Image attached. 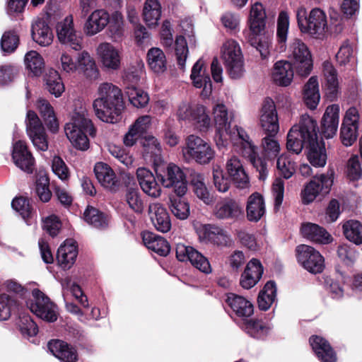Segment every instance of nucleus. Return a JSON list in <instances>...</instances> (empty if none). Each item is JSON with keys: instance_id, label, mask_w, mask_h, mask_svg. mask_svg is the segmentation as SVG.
I'll list each match as a JSON object with an SVG mask.
<instances>
[{"instance_id": "1", "label": "nucleus", "mask_w": 362, "mask_h": 362, "mask_svg": "<svg viewBox=\"0 0 362 362\" xmlns=\"http://www.w3.org/2000/svg\"><path fill=\"white\" fill-rule=\"evenodd\" d=\"M93 107L100 120L110 124L118 122L125 107L122 90L112 83H100L97 89V97L93 102Z\"/></svg>"}, {"instance_id": "2", "label": "nucleus", "mask_w": 362, "mask_h": 362, "mask_svg": "<svg viewBox=\"0 0 362 362\" xmlns=\"http://www.w3.org/2000/svg\"><path fill=\"white\" fill-rule=\"evenodd\" d=\"M259 124L265 136L262 139V146L267 159L269 160L272 151V99L267 98L263 102L259 115ZM243 156L247 158L259 173V179L264 180L267 175L266 158L257 155L256 147L251 141L241 144Z\"/></svg>"}, {"instance_id": "3", "label": "nucleus", "mask_w": 362, "mask_h": 362, "mask_svg": "<svg viewBox=\"0 0 362 362\" xmlns=\"http://www.w3.org/2000/svg\"><path fill=\"white\" fill-rule=\"evenodd\" d=\"M317 122L308 115H302L299 124L292 127L288 133L287 149L299 154L304 147L308 148L317 139Z\"/></svg>"}, {"instance_id": "4", "label": "nucleus", "mask_w": 362, "mask_h": 362, "mask_svg": "<svg viewBox=\"0 0 362 362\" xmlns=\"http://www.w3.org/2000/svg\"><path fill=\"white\" fill-rule=\"evenodd\" d=\"M64 132L74 148L86 151L90 146L86 133L94 136L95 129L91 120L86 117L85 110L81 109L80 112H74L71 121L64 127Z\"/></svg>"}, {"instance_id": "5", "label": "nucleus", "mask_w": 362, "mask_h": 362, "mask_svg": "<svg viewBox=\"0 0 362 362\" xmlns=\"http://www.w3.org/2000/svg\"><path fill=\"white\" fill-rule=\"evenodd\" d=\"M182 152L185 160L194 161L200 165L209 164L214 159L216 155L209 143L194 134L186 138Z\"/></svg>"}, {"instance_id": "6", "label": "nucleus", "mask_w": 362, "mask_h": 362, "mask_svg": "<svg viewBox=\"0 0 362 362\" xmlns=\"http://www.w3.org/2000/svg\"><path fill=\"white\" fill-rule=\"evenodd\" d=\"M297 21L301 32L308 33L315 38H322L327 30L326 14L320 8L312 9L308 17L305 8L298 10Z\"/></svg>"}, {"instance_id": "7", "label": "nucleus", "mask_w": 362, "mask_h": 362, "mask_svg": "<svg viewBox=\"0 0 362 362\" xmlns=\"http://www.w3.org/2000/svg\"><path fill=\"white\" fill-rule=\"evenodd\" d=\"M221 57L226 71L233 79L240 78L245 74L243 55L239 44L234 40H226L221 47Z\"/></svg>"}, {"instance_id": "8", "label": "nucleus", "mask_w": 362, "mask_h": 362, "mask_svg": "<svg viewBox=\"0 0 362 362\" xmlns=\"http://www.w3.org/2000/svg\"><path fill=\"white\" fill-rule=\"evenodd\" d=\"M156 175L162 185L166 188L173 187L179 197L187 192L186 176L178 165L169 163L165 169L156 171Z\"/></svg>"}, {"instance_id": "9", "label": "nucleus", "mask_w": 362, "mask_h": 362, "mask_svg": "<svg viewBox=\"0 0 362 362\" xmlns=\"http://www.w3.org/2000/svg\"><path fill=\"white\" fill-rule=\"evenodd\" d=\"M33 299L27 301V306L37 317L53 322L57 320L56 305L40 290L35 288L32 291Z\"/></svg>"}, {"instance_id": "10", "label": "nucleus", "mask_w": 362, "mask_h": 362, "mask_svg": "<svg viewBox=\"0 0 362 362\" xmlns=\"http://www.w3.org/2000/svg\"><path fill=\"white\" fill-rule=\"evenodd\" d=\"M180 26L181 28L182 35L177 36L175 39V53L178 66L180 69L184 70L189 53L187 39L189 40L191 46H195V39L194 35V27L190 19L181 21Z\"/></svg>"}, {"instance_id": "11", "label": "nucleus", "mask_w": 362, "mask_h": 362, "mask_svg": "<svg viewBox=\"0 0 362 362\" xmlns=\"http://www.w3.org/2000/svg\"><path fill=\"white\" fill-rule=\"evenodd\" d=\"M293 66L298 74L307 76L310 74L313 62L310 52L305 44L300 39H293L289 46Z\"/></svg>"}, {"instance_id": "12", "label": "nucleus", "mask_w": 362, "mask_h": 362, "mask_svg": "<svg viewBox=\"0 0 362 362\" xmlns=\"http://www.w3.org/2000/svg\"><path fill=\"white\" fill-rule=\"evenodd\" d=\"M298 262L311 274H320L325 268V259L314 247L307 245H298L296 249Z\"/></svg>"}, {"instance_id": "13", "label": "nucleus", "mask_w": 362, "mask_h": 362, "mask_svg": "<svg viewBox=\"0 0 362 362\" xmlns=\"http://www.w3.org/2000/svg\"><path fill=\"white\" fill-rule=\"evenodd\" d=\"M333 170H329L326 174L315 177L314 180L308 183L302 191L301 197L303 204H308L313 202L320 193H329L333 185Z\"/></svg>"}, {"instance_id": "14", "label": "nucleus", "mask_w": 362, "mask_h": 362, "mask_svg": "<svg viewBox=\"0 0 362 362\" xmlns=\"http://www.w3.org/2000/svg\"><path fill=\"white\" fill-rule=\"evenodd\" d=\"M26 132L34 146L45 151L48 148L47 136L42 123L33 110H28L25 119Z\"/></svg>"}, {"instance_id": "15", "label": "nucleus", "mask_w": 362, "mask_h": 362, "mask_svg": "<svg viewBox=\"0 0 362 362\" xmlns=\"http://www.w3.org/2000/svg\"><path fill=\"white\" fill-rule=\"evenodd\" d=\"M213 116L216 127L214 139L216 146L221 148L227 145L228 139L230 136V132H229L230 123L226 105L222 103L215 105L213 107Z\"/></svg>"}, {"instance_id": "16", "label": "nucleus", "mask_w": 362, "mask_h": 362, "mask_svg": "<svg viewBox=\"0 0 362 362\" xmlns=\"http://www.w3.org/2000/svg\"><path fill=\"white\" fill-rule=\"evenodd\" d=\"M176 257L180 262L189 261L199 271L205 274L211 272V264L206 257L191 246L177 243L175 248Z\"/></svg>"}, {"instance_id": "17", "label": "nucleus", "mask_w": 362, "mask_h": 362, "mask_svg": "<svg viewBox=\"0 0 362 362\" xmlns=\"http://www.w3.org/2000/svg\"><path fill=\"white\" fill-rule=\"evenodd\" d=\"M56 29L58 40L61 43L69 45L74 50L82 48V38L76 35L71 15L67 16L62 21L59 22Z\"/></svg>"}, {"instance_id": "18", "label": "nucleus", "mask_w": 362, "mask_h": 362, "mask_svg": "<svg viewBox=\"0 0 362 362\" xmlns=\"http://www.w3.org/2000/svg\"><path fill=\"white\" fill-rule=\"evenodd\" d=\"M190 79L197 88H202V96L209 98L212 92V83L206 71V66L202 59H199L192 68Z\"/></svg>"}, {"instance_id": "19", "label": "nucleus", "mask_w": 362, "mask_h": 362, "mask_svg": "<svg viewBox=\"0 0 362 362\" xmlns=\"http://www.w3.org/2000/svg\"><path fill=\"white\" fill-rule=\"evenodd\" d=\"M213 214L219 220L235 221L243 216V210L236 200L231 198H226L215 205Z\"/></svg>"}, {"instance_id": "20", "label": "nucleus", "mask_w": 362, "mask_h": 362, "mask_svg": "<svg viewBox=\"0 0 362 362\" xmlns=\"http://www.w3.org/2000/svg\"><path fill=\"white\" fill-rule=\"evenodd\" d=\"M199 236L204 241L218 247H230L233 244L232 238L228 233L223 228L216 225H204Z\"/></svg>"}, {"instance_id": "21", "label": "nucleus", "mask_w": 362, "mask_h": 362, "mask_svg": "<svg viewBox=\"0 0 362 362\" xmlns=\"http://www.w3.org/2000/svg\"><path fill=\"white\" fill-rule=\"evenodd\" d=\"M263 272L264 267L261 262L256 258L251 259L240 275V286L245 289L252 288L259 281Z\"/></svg>"}, {"instance_id": "22", "label": "nucleus", "mask_w": 362, "mask_h": 362, "mask_svg": "<svg viewBox=\"0 0 362 362\" xmlns=\"http://www.w3.org/2000/svg\"><path fill=\"white\" fill-rule=\"evenodd\" d=\"M12 158L17 167L32 173L35 168V159L23 141H16L13 146Z\"/></svg>"}, {"instance_id": "23", "label": "nucleus", "mask_w": 362, "mask_h": 362, "mask_svg": "<svg viewBox=\"0 0 362 362\" xmlns=\"http://www.w3.org/2000/svg\"><path fill=\"white\" fill-rule=\"evenodd\" d=\"M264 29L260 27L253 29L252 24H249V29L243 31V35L246 42L259 52L262 58L267 59L270 55V41L266 37L259 38Z\"/></svg>"}, {"instance_id": "24", "label": "nucleus", "mask_w": 362, "mask_h": 362, "mask_svg": "<svg viewBox=\"0 0 362 362\" xmlns=\"http://www.w3.org/2000/svg\"><path fill=\"white\" fill-rule=\"evenodd\" d=\"M339 105H329L322 117L321 131L326 139L332 138L337 133L339 122Z\"/></svg>"}, {"instance_id": "25", "label": "nucleus", "mask_w": 362, "mask_h": 362, "mask_svg": "<svg viewBox=\"0 0 362 362\" xmlns=\"http://www.w3.org/2000/svg\"><path fill=\"white\" fill-rule=\"evenodd\" d=\"M97 54L102 64L107 69L117 70L120 66L121 55L111 43L102 42L97 48Z\"/></svg>"}, {"instance_id": "26", "label": "nucleus", "mask_w": 362, "mask_h": 362, "mask_svg": "<svg viewBox=\"0 0 362 362\" xmlns=\"http://www.w3.org/2000/svg\"><path fill=\"white\" fill-rule=\"evenodd\" d=\"M110 15L104 9H97L91 13L85 22L83 31L88 36L101 32L109 23Z\"/></svg>"}, {"instance_id": "27", "label": "nucleus", "mask_w": 362, "mask_h": 362, "mask_svg": "<svg viewBox=\"0 0 362 362\" xmlns=\"http://www.w3.org/2000/svg\"><path fill=\"white\" fill-rule=\"evenodd\" d=\"M136 176L139 184L146 194L153 198L160 196L161 188L151 171L146 168H139Z\"/></svg>"}, {"instance_id": "28", "label": "nucleus", "mask_w": 362, "mask_h": 362, "mask_svg": "<svg viewBox=\"0 0 362 362\" xmlns=\"http://www.w3.org/2000/svg\"><path fill=\"white\" fill-rule=\"evenodd\" d=\"M226 168L229 176L238 188L246 189L249 187V177L237 156H231L227 160Z\"/></svg>"}, {"instance_id": "29", "label": "nucleus", "mask_w": 362, "mask_h": 362, "mask_svg": "<svg viewBox=\"0 0 362 362\" xmlns=\"http://www.w3.org/2000/svg\"><path fill=\"white\" fill-rule=\"evenodd\" d=\"M151 222L155 228L161 232L167 233L171 228L170 216L166 209L160 203H153L148 207Z\"/></svg>"}, {"instance_id": "30", "label": "nucleus", "mask_w": 362, "mask_h": 362, "mask_svg": "<svg viewBox=\"0 0 362 362\" xmlns=\"http://www.w3.org/2000/svg\"><path fill=\"white\" fill-rule=\"evenodd\" d=\"M31 36L33 40L40 46L49 45L54 38L51 28L46 20L37 18L31 25Z\"/></svg>"}, {"instance_id": "31", "label": "nucleus", "mask_w": 362, "mask_h": 362, "mask_svg": "<svg viewBox=\"0 0 362 362\" xmlns=\"http://www.w3.org/2000/svg\"><path fill=\"white\" fill-rule=\"evenodd\" d=\"M48 349L52 354L62 362H76L78 352L76 349L66 341L53 339L49 341Z\"/></svg>"}, {"instance_id": "32", "label": "nucleus", "mask_w": 362, "mask_h": 362, "mask_svg": "<svg viewBox=\"0 0 362 362\" xmlns=\"http://www.w3.org/2000/svg\"><path fill=\"white\" fill-rule=\"evenodd\" d=\"M309 341L321 362H337L336 353L325 339L320 336H312Z\"/></svg>"}, {"instance_id": "33", "label": "nucleus", "mask_w": 362, "mask_h": 362, "mask_svg": "<svg viewBox=\"0 0 362 362\" xmlns=\"http://www.w3.org/2000/svg\"><path fill=\"white\" fill-rule=\"evenodd\" d=\"M77 255L76 242L73 240H66L57 250V260L62 269H69L74 264Z\"/></svg>"}, {"instance_id": "34", "label": "nucleus", "mask_w": 362, "mask_h": 362, "mask_svg": "<svg viewBox=\"0 0 362 362\" xmlns=\"http://www.w3.org/2000/svg\"><path fill=\"white\" fill-rule=\"evenodd\" d=\"M190 185L194 194L205 204L210 205L214 202V197L205 183V177L202 173H192L190 174Z\"/></svg>"}, {"instance_id": "35", "label": "nucleus", "mask_w": 362, "mask_h": 362, "mask_svg": "<svg viewBox=\"0 0 362 362\" xmlns=\"http://www.w3.org/2000/svg\"><path fill=\"white\" fill-rule=\"evenodd\" d=\"M323 75L325 81L326 96L334 101L337 97L339 92V82L337 72L332 63L325 61L322 64Z\"/></svg>"}, {"instance_id": "36", "label": "nucleus", "mask_w": 362, "mask_h": 362, "mask_svg": "<svg viewBox=\"0 0 362 362\" xmlns=\"http://www.w3.org/2000/svg\"><path fill=\"white\" fill-rule=\"evenodd\" d=\"M142 240L145 246L157 253L160 256H167L170 247L168 241L163 237L150 231H144L142 233Z\"/></svg>"}, {"instance_id": "37", "label": "nucleus", "mask_w": 362, "mask_h": 362, "mask_svg": "<svg viewBox=\"0 0 362 362\" xmlns=\"http://www.w3.org/2000/svg\"><path fill=\"white\" fill-rule=\"evenodd\" d=\"M265 204L262 195L252 193L247 199L246 206L247 218L250 221L257 222L265 214Z\"/></svg>"}, {"instance_id": "38", "label": "nucleus", "mask_w": 362, "mask_h": 362, "mask_svg": "<svg viewBox=\"0 0 362 362\" xmlns=\"http://www.w3.org/2000/svg\"><path fill=\"white\" fill-rule=\"evenodd\" d=\"M226 303L236 315L240 317H248L253 314L252 303L243 296L230 293Z\"/></svg>"}, {"instance_id": "39", "label": "nucleus", "mask_w": 362, "mask_h": 362, "mask_svg": "<svg viewBox=\"0 0 362 362\" xmlns=\"http://www.w3.org/2000/svg\"><path fill=\"white\" fill-rule=\"evenodd\" d=\"M293 64L288 61H279L273 67V81L281 86H288L293 78Z\"/></svg>"}, {"instance_id": "40", "label": "nucleus", "mask_w": 362, "mask_h": 362, "mask_svg": "<svg viewBox=\"0 0 362 362\" xmlns=\"http://www.w3.org/2000/svg\"><path fill=\"white\" fill-rule=\"evenodd\" d=\"M301 233L304 238L315 243L327 244L332 241V236L322 227L311 223L302 226Z\"/></svg>"}, {"instance_id": "41", "label": "nucleus", "mask_w": 362, "mask_h": 362, "mask_svg": "<svg viewBox=\"0 0 362 362\" xmlns=\"http://www.w3.org/2000/svg\"><path fill=\"white\" fill-rule=\"evenodd\" d=\"M94 173L97 180L104 187L110 190L115 189L117 182L116 175L107 164L97 163L94 167Z\"/></svg>"}, {"instance_id": "42", "label": "nucleus", "mask_w": 362, "mask_h": 362, "mask_svg": "<svg viewBox=\"0 0 362 362\" xmlns=\"http://www.w3.org/2000/svg\"><path fill=\"white\" fill-rule=\"evenodd\" d=\"M289 28V17L286 11L280 12L277 19L276 45L279 52H285L287 47V38Z\"/></svg>"}, {"instance_id": "43", "label": "nucleus", "mask_w": 362, "mask_h": 362, "mask_svg": "<svg viewBox=\"0 0 362 362\" xmlns=\"http://www.w3.org/2000/svg\"><path fill=\"white\" fill-rule=\"evenodd\" d=\"M37 107L47 128L53 133L57 132L59 123L50 103L45 99L40 98L37 102Z\"/></svg>"}, {"instance_id": "44", "label": "nucleus", "mask_w": 362, "mask_h": 362, "mask_svg": "<svg viewBox=\"0 0 362 362\" xmlns=\"http://www.w3.org/2000/svg\"><path fill=\"white\" fill-rule=\"evenodd\" d=\"M147 64L155 73H163L167 69L166 57L162 49L158 47L151 48L146 55Z\"/></svg>"}, {"instance_id": "45", "label": "nucleus", "mask_w": 362, "mask_h": 362, "mask_svg": "<svg viewBox=\"0 0 362 362\" xmlns=\"http://www.w3.org/2000/svg\"><path fill=\"white\" fill-rule=\"evenodd\" d=\"M79 68L90 80H95L99 76V71L94 59L86 51L82 52L78 57L77 69Z\"/></svg>"}, {"instance_id": "46", "label": "nucleus", "mask_w": 362, "mask_h": 362, "mask_svg": "<svg viewBox=\"0 0 362 362\" xmlns=\"http://www.w3.org/2000/svg\"><path fill=\"white\" fill-rule=\"evenodd\" d=\"M161 16V6L158 0H146L143 9L144 20L148 27L158 25Z\"/></svg>"}, {"instance_id": "47", "label": "nucleus", "mask_w": 362, "mask_h": 362, "mask_svg": "<svg viewBox=\"0 0 362 362\" xmlns=\"http://www.w3.org/2000/svg\"><path fill=\"white\" fill-rule=\"evenodd\" d=\"M343 233L350 242L362 244V223L356 220H349L342 224Z\"/></svg>"}, {"instance_id": "48", "label": "nucleus", "mask_w": 362, "mask_h": 362, "mask_svg": "<svg viewBox=\"0 0 362 362\" xmlns=\"http://www.w3.org/2000/svg\"><path fill=\"white\" fill-rule=\"evenodd\" d=\"M308 159L314 167H324L327 162V153L324 146H320L317 139L308 146Z\"/></svg>"}, {"instance_id": "49", "label": "nucleus", "mask_w": 362, "mask_h": 362, "mask_svg": "<svg viewBox=\"0 0 362 362\" xmlns=\"http://www.w3.org/2000/svg\"><path fill=\"white\" fill-rule=\"evenodd\" d=\"M84 220L93 227L103 229L107 226V216L98 209L88 206L83 213Z\"/></svg>"}, {"instance_id": "50", "label": "nucleus", "mask_w": 362, "mask_h": 362, "mask_svg": "<svg viewBox=\"0 0 362 362\" xmlns=\"http://www.w3.org/2000/svg\"><path fill=\"white\" fill-rule=\"evenodd\" d=\"M25 64L26 68L36 76H40L45 69L44 59L38 52L34 50L26 53Z\"/></svg>"}, {"instance_id": "51", "label": "nucleus", "mask_w": 362, "mask_h": 362, "mask_svg": "<svg viewBox=\"0 0 362 362\" xmlns=\"http://www.w3.org/2000/svg\"><path fill=\"white\" fill-rule=\"evenodd\" d=\"M46 87L48 91L56 98L61 96L64 91V85L57 71L50 69L45 77Z\"/></svg>"}, {"instance_id": "52", "label": "nucleus", "mask_w": 362, "mask_h": 362, "mask_svg": "<svg viewBox=\"0 0 362 362\" xmlns=\"http://www.w3.org/2000/svg\"><path fill=\"white\" fill-rule=\"evenodd\" d=\"M124 202L134 213L137 214L143 213L144 202L137 189L128 188L124 195Z\"/></svg>"}, {"instance_id": "53", "label": "nucleus", "mask_w": 362, "mask_h": 362, "mask_svg": "<svg viewBox=\"0 0 362 362\" xmlns=\"http://www.w3.org/2000/svg\"><path fill=\"white\" fill-rule=\"evenodd\" d=\"M200 132H206L211 127V119L204 106L194 105V112L191 121Z\"/></svg>"}, {"instance_id": "54", "label": "nucleus", "mask_w": 362, "mask_h": 362, "mask_svg": "<svg viewBox=\"0 0 362 362\" xmlns=\"http://www.w3.org/2000/svg\"><path fill=\"white\" fill-rule=\"evenodd\" d=\"M245 329L252 337L262 339L269 332V325L262 320H250L245 323Z\"/></svg>"}, {"instance_id": "55", "label": "nucleus", "mask_w": 362, "mask_h": 362, "mask_svg": "<svg viewBox=\"0 0 362 362\" xmlns=\"http://www.w3.org/2000/svg\"><path fill=\"white\" fill-rule=\"evenodd\" d=\"M266 13L263 5L261 3H255L250 9L249 16V24H252L253 29L258 27L265 28Z\"/></svg>"}, {"instance_id": "56", "label": "nucleus", "mask_w": 362, "mask_h": 362, "mask_svg": "<svg viewBox=\"0 0 362 362\" xmlns=\"http://www.w3.org/2000/svg\"><path fill=\"white\" fill-rule=\"evenodd\" d=\"M36 193L43 202L50 200L52 192L49 189V179L46 173H40L36 180Z\"/></svg>"}, {"instance_id": "57", "label": "nucleus", "mask_w": 362, "mask_h": 362, "mask_svg": "<svg viewBox=\"0 0 362 362\" xmlns=\"http://www.w3.org/2000/svg\"><path fill=\"white\" fill-rule=\"evenodd\" d=\"M127 94L131 104L138 108L145 107L149 101L147 93L133 86L127 87Z\"/></svg>"}, {"instance_id": "58", "label": "nucleus", "mask_w": 362, "mask_h": 362, "mask_svg": "<svg viewBox=\"0 0 362 362\" xmlns=\"http://www.w3.org/2000/svg\"><path fill=\"white\" fill-rule=\"evenodd\" d=\"M276 169L280 176L288 179L295 172L294 163L291 161L288 154L284 153L277 158Z\"/></svg>"}, {"instance_id": "59", "label": "nucleus", "mask_w": 362, "mask_h": 362, "mask_svg": "<svg viewBox=\"0 0 362 362\" xmlns=\"http://www.w3.org/2000/svg\"><path fill=\"white\" fill-rule=\"evenodd\" d=\"M19 37L15 30L4 32L1 39V50L6 54L13 52L18 46Z\"/></svg>"}, {"instance_id": "60", "label": "nucleus", "mask_w": 362, "mask_h": 362, "mask_svg": "<svg viewBox=\"0 0 362 362\" xmlns=\"http://www.w3.org/2000/svg\"><path fill=\"white\" fill-rule=\"evenodd\" d=\"M170 209L178 219L185 220L189 216V205L180 198L170 197Z\"/></svg>"}, {"instance_id": "61", "label": "nucleus", "mask_w": 362, "mask_h": 362, "mask_svg": "<svg viewBox=\"0 0 362 362\" xmlns=\"http://www.w3.org/2000/svg\"><path fill=\"white\" fill-rule=\"evenodd\" d=\"M356 49L349 41H345L340 47L336 58L341 65H345L355 59Z\"/></svg>"}, {"instance_id": "62", "label": "nucleus", "mask_w": 362, "mask_h": 362, "mask_svg": "<svg viewBox=\"0 0 362 362\" xmlns=\"http://www.w3.org/2000/svg\"><path fill=\"white\" fill-rule=\"evenodd\" d=\"M17 303L6 293L0 294V320L9 318L11 312L16 308Z\"/></svg>"}, {"instance_id": "63", "label": "nucleus", "mask_w": 362, "mask_h": 362, "mask_svg": "<svg viewBox=\"0 0 362 362\" xmlns=\"http://www.w3.org/2000/svg\"><path fill=\"white\" fill-rule=\"evenodd\" d=\"M12 208L26 221L32 216V208L29 200L24 197H16L11 202Z\"/></svg>"}, {"instance_id": "64", "label": "nucleus", "mask_w": 362, "mask_h": 362, "mask_svg": "<svg viewBox=\"0 0 362 362\" xmlns=\"http://www.w3.org/2000/svg\"><path fill=\"white\" fill-rule=\"evenodd\" d=\"M52 172L62 181H66L70 177V172L63 159L55 156L52 160Z\"/></svg>"}]
</instances>
